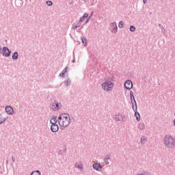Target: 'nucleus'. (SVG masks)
Returning <instances> with one entry per match:
<instances>
[{"instance_id": "obj_3", "label": "nucleus", "mask_w": 175, "mask_h": 175, "mask_svg": "<svg viewBox=\"0 0 175 175\" xmlns=\"http://www.w3.org/2000/svg\"><path fill=\"white\" fill-rule=\"evenodd\" d=\"M164 145L167 148H174L175 139L172 135H165L164 137Z\"/></svg>"}, {"instance_id": "obj_33", "label": "nucleus", "mask_w": 175, "mask_h": 175, "mask_svg": "<svg viewBox=\"0 0 175 175\" xmlns=\"http://www.w3.org/2000/svg\"><path fill=\"white\" fill-rule=\"evenodd\" d=\"M93 14H94L92 12L91 14L89 16H88V18L91 19V17H92Z\"/></svg>"}, {"instance_id": "obj_40", "label": "nucleus", "mask_w": 175, "mask_h": 175, "mask_svg": "<svg viewBox=\"0 0 175 175\" xmlns=\"http://www.w3.org/2000/svg\"><path fill=\"white\" fill-rule=\"evenodd\" d=\"M17 2H18V1H15V3H16V5H17Z\"/></svg>"}, {"instance_id": "obj_27", "label": "nucleus", "mask_w": 175, "mask_h": 175, "mask_svg": "<svg viewBox=\"0 0 175 175\" xmlns=\"http://www.w3.org/2000/svg\"><path fill=\"white\" fill-rule=\"evenodd\" d=\"M58 155H62L64 157L65 155V150H59L58 152Z\"/></svg>"}, {"instance_id": "obj_1", "label": "nucleus", "mask_w": 175, "mask_h": 175, "mask_svg": "<svg viewBox=\"0 0 175 175\" xmlns=\"http://www.w3.org/2000/svg\"><path fill=\"white\" fill-rule=\"evenodd\" d=\"M57 122L60 126L65 128L70 124V116L68 113H62L58 117Z\"/></svg>"}, {"instance_id": "obj_18", "label": "nucleus", "mask_w": 175, "mask_h": 175, "mask_svg": "<svg viewBox=\"0 0 175 175\" xmlns=\"http://www.w3.org/2000/svg\"><path fill=\"white\" fill-rule=\"evenodd\" d=\"M12 59L16 60L18 59V52L15 51L12 56Z\"/></svg>"}, {"instance_id": "obj_11", "label": "nucleus", "mask_w": 175, "mask_h": 175, "mask_svg": "<svg viewBox=\"0 0 175 175\" xmlns=\"http://www.w3.org/2000/svg\"><path fill=\"white\" fill-rule=\"evenodd\" d=\"M5 113L8 114V116H12L13 113H14V110L13 109V107H12L10 105H7L5 107Z\"/></svg>"}, {"instance_id": "obj_32", "label": "nucleus", "mask_w": 175, "mask_h": 175, "mask_svg": "<svg viewBox=\"0 0 175 175\" xmlns=\"http://www.w3.org/2000/svg\"><path fill=\"white\" fill-rule=\"evenodd\" d=\"M90 19L89 18H88L87 20L85 21V23L88 24V23H90Z\"/></svg>"}, {"instance_id": "obj_12", "label": "nucleus", "mask_w": 175, "mask_h": 175, "mask_svg": "<svg viewBox=\"0 0 175 175\" xmlns=\"http://www.w3.org/2000/svg\"><path fill=\"white\" fill-rule=\"evenodd\" d=\"M58 129H59L58 124H51V132H53V133L58 132Z\"/></svg>"}, {"instance_id": "obj_39", "label": "nucleus", "mask_w": 175, "mask_h": 175, "mask_svg": "<svg viewBox=\"0 0 175 175\" xmlns=\"http://www.w3.org/2000/svg\"><path fill=\"white\" fill-rule=\"evenodd\" d=\"M174 125L175 126V118L174 120Z\"/></svg>"}, {"instance_id": "obj_15", "label": "nucleus", "mask_w": 175, "mask_h": 175, "mask_svg": "<svg viewBox=\"0 0 175 175\" xmlns=\"http://www.w3.org/2000/svg\"><path fill=\"white\" fill-rule=\"evenodd\" d=\"M88 14L87 13L84 14L83 16L80 18L79 22L83 23V21H85V18H88Z\"/></svg>"}, {"instance_id": "obj_38", "label": "nucleus", "mask_w": 175, "mask_h": 175, "mask_svg": "<svg viewBox=\"0 0 175 175\" xmlns=\"http://www.w3.org/2000/svg\"><path fill=\"white\" fill-rule=\"evenodd\" d=\"M144 4L147 3V0H143Z\"/></svg>"}, {"instance_id": "obj_35", "label": "nucleus", "mask_w": 175, "mask_h": 175, "mask_svg": "<svg viewBox=\"0 0 175 175\" xmlns=\"http://www.w3.org/2000/svg\"><path fill=\"white\" fill-rule=\"evenodd\" d=\"M94 3H96V0H92V5H94Z\"/></svg>"}, {"instance_id": "obj_4", "label": "nucleus", "mask_w": 175, "mask_h": 175, "mask_svg": "<svg viewBox=\"0 0 175 175\" xmlns=\"http://www.w3.org/2000/svg\"><path fill=\"white\" fill-rule=\"evenodd\" d=\"M113 87H114V83L111 81H106L101 85V88L104 91H111Z\"/></svg>"}, {"instance_id": "obj_26", "label": "nucleus", "mask_w": 175, "mask_h": 175, "mask_svg": "<svg viewBox=\"0 0 175 175\" xmlns=\"http://www.w3.org/2000/svg\"><path fill=\"white\" fill-rule=\"evenodd\" d=\"M130 31H131V32H135V31H136V27L133 25H131L130 26Z\"/></svg>"}, {"instance_id": "obj_22", "label": "nucleus", "mask_w": 175, "mask_h": 175, "mask_svg": "<svg viewBox=\"0 0 175 175\" xmlns=\"http://www.w3.org/2000/svg\"><path fill=\"white\" fill-rule=\"evenodd\" d=\"M83 44L85 46H87V38L81 37V38Z\"/></svg>"}, {"instance_id": "obj_37", "label": "nucleus", "mask_w": 175, "mask_h": 175, "mask_svg": "<svg viewBox=\"0 0 175 175\" xmlns=\"http://www.w3.org/2000/svg\"><path fill=\"white\" fill-rule=\"evenodd\" d=\"M1 53H2V46H1V45H0V54H1Z\"/></svg>"}, {"instance_id": "obj_42", "label": "nucleus", "mask_w": 175, "mask_h": 175, "mask_svg": "<svg viewBox=\"0 0 175 175\" xmlns=\"http://www.w3.org/2000/svg\"><path fill=\"white\" fill-rule=\"evenodd\" d=\"M62 84H63V83H62L60 84V85H62Z\"/></svg>"}, {"instance_id": "obj_29", "label": "nucleus", "mask_w": 175, "mask_h": 175, "mask_svg": "<svg viewBox=\"0 0 175 175\" xmlns=\"http://www.w3.org/2000/svg\"><path fill=\"white\" fill-rule=\"evenodd\" d=\"M137 175H150V173H148V172H143L141 174H138Z\"/></svg>"}, {"instance_id": "obj_9", "label": "nucleus", "mask_w": 175, "mask_h": 175, "mask_svg": "<svg viewBox=\"0 0 175 175\" xmlns=\"http://www.w3.org/2000/svg\"><path fill=\"white\" fill-rule=\"evenodd\" d=\"M124 88L126 90H132L133 88V83L131 80H127L124 82Z\"/></svg>"}, {"instance_id": "obj_20", "label": "nucleus", "mask_w": 175, "mask_h": 175, "mask_svg": "<svg viewBox=\"0 0 175 175\" xmlns=\"http://www.w3.org/2000/svg\"><path fill=\"white\" fill-rule=\"evenodd\" d=\"M141 143L142 144H146V143H147V137H144V136L142 137H141Z\"/></svg>"}, {"instance_id": "obj_24", "label": "nucleus", "mask_w": 175, "mask_h": 175, "mask_svg": "<svg viewBox=\"0 0 175 175\" xmlns=\"http://www.w3.org/2000/svg\"><path fill=\"white\" fill-rule=\"evenodd\" d=\"M118 27L119 28H122L123 27H125V23H124V21H120L118 23Z\"/></svg>"}, {"instance_id": "obj_17", "label": "nucleus", "mask_w": 175, "mask_h": 175, "mask_svg": "<svg viewBox=\"0 0 175 175\" xmlns=\"http://www.w3.org/2000/svg\"><path fill=\"white\" fill-rule=\"evenodd\" d=\"M75 167L79 169V170H83V163H76Z\"/></svg>"}, {"instance_id": "obj_13", "label": "nucleus", "mask_w": 175, "mask_h": 175, "mask_svg": "<svg viewBox=\"0 0 175 175\" xmlns=\"http://www.w3.org/2000/svg\"><path fill=\"white\" fill-rule=\"evenodd\" d=\"M138 129H139V131H143V129H146V124H144V122H140L138 126H137Z\"/></svg>"}, {"instance_id": "obj_10", "label": "nucleus", "mask_w": 175, "mask_h": 175, "mask_svg": "<svg viewBox=\"0 0 175 175\" xmlns=\"http://www.w3.org/2000/svg\"><path fill=\"white\" fill-rule=\"evenodd\" d=\"M124 116L122 114H121L120 113H118V114H116L113 117V119L115 121L118 122H121L124 120Z\"/></svg>"}, {"instance_id": "obj_21", "label": "nucleus", "mask_w": 175, "mask_h": 175, "mask_svg": "<svg viewBox=\"0 0 175 175\" xmlns=\"http://www.w3.org/2000/svg\"><path fill=\"white\" fill-rule=\"evenodd\" d=\"M57 118H55V117L52 118L50 120V122H51V125L57 124Z\"/></svg>"}, {"instance_id": "obj_36", "label": "nucleus", "mask_w": 175, "mask_h": 175, "mask_svg": "<svg viewBox=\"0 0 175 175\" xmlns=\"http://www.w3.org/2000/svg\"><path fill=\"white\" fill-rule=\"evenodd\" d=\"M72 64H75V62H76V60L75 59V55H74V59L72 61Z\"/></svg>"}, {"instance_id": "obj_31", "label": "nucleus", "mask_w": 175, "mask_h": 175, "mask_svg": "<svg viewBox=\"0 0 175 175\" xmlns=\"http://www.w3.org/2000/svg\"><path fill=\"white\" fill-rule=\"evenodd\" d=\"M59 77L63 78L65 77V74L64 72H63V71H62V72L59 73Z\"/></svg>"}, {"instance_id": "obj_25", "label": "nucleus", "mask_w": 175, "mask_h": 175, "mask_svg": "<svg viewBox=\"0 0 175 175\" xmlns=\"http://www.w3.org/2000/svg\"><path fill=\"white\" fill-rule=\"evenodd\" d=\"M71 81L70 79H67L66 81H64V84L65 85H66V87H68L69 85V84H70Z\"/></svg>"}, {"instance_id": "obj_41", "label": "nucleus", "mask_w": 175, "mask_h": 175, "mask_svg": "<svg viewBox=\"0 0 175 175\" xmlns=\"http://www.w3.org/2000/svg\"><path fill=\"white\" fill-rule=\"evenodd\" d=\"M82 1H83V2H85V0H82Z\"/></svg>"}, {"instance_id": "obj_44", "label": "nucleus", "mask_w": 175, "mask_h": 175, "mask_svg": "<svg viewBox=\"0 0 175 175\" xmlns=\"http://www.w3.org/2000/svg\"><path fill=\"white\" fill-rule=\"evenodd\" d=\"M16 6L19 7L20 5H16Z\"/></svg>"}, {"instance_id": "obj_34", "label": "nucleus", "mask_w": 175, "mask_h": 175, "mask_svg": "<svg viewBox=\"0 0 175 175\" xmlns=\"http://www.w3.org/2000/svg\"><path fill=\"white\" fill-rule=\"evenodd\" d=\"M12 162H16V159L14 158V157H12Z\"/></svg>"}, {"instance_id": "obj_16", "label": "nucleus", "mask_w": 175, "mask_h": 175, "mask_svg": "<svg viewBox=\"0 0 175 175\" xmlns=\"http://www.w3.org/2000/svg\"><path fill=\"white\" fill-rule=\"evenodd\" d=\"M79 27H81V22L79 21L76 23L75 25L74 24V27H72V29H77V28H79Z\"/></svg>"}, {"instance_id": "obj_14", "label": "nucleus", "mask_w": 175, "mask_h": 175, "mask_svg": "<svg viewBox=\"0 0 175 175\" xmlns=\"http://www.w3.org/2000/svg\"><path fill=\"white\" fill-rule=\"evenodd\" d=\"M110 158H111V154H107L105 158H104V162H105V163L107 165L109 164V159H110Z\"/></svg>"}, {"instance_id": "obj_5", "label": "nucleus", "mask_w": 175, "mask_h": 175, "mask_svg": "<svg viewBox=\"0 0 175 175\" xmlns=\"http://www.w3.org/2000/svg\"><path fill=\"white\" fill-rule=\"evenodd\" d=\"M51 107L53 111H58L62 107V104L58 102V100H55L51 105Z\"/></svg>"}, {"instance_id": "obj_30", "label": "nucleus", "mask_w": 175, "mask_h": 175, "mask_svg": "<svg viewBox=\"0 0 175 175\" xmlns=\"http://www.w3.org/2000/svg\"><path fill=\"white\" fill-rule=\"evenodd\" d=\"M68 69H69V68H68V67H66L62 72H63V73H67V72H68Z\"/></svg>"}, {"instance_id": "obj_8", "label": "nucleus", "mask_w": 175, "mask_h": 175, "mask_svg": "<svg viewBox=\"0 0 175 175\" xmlns=\"http://www.w3.org/2000/svg\"><path fill=\"white\" fill-rule=\"evenodd\" d=\"M92 167L94 170H96V172H101L102 169H103V166H102V164L99 162L93 163Z\"/></svg>"}, {"instance_id": "obj_7", "label": "nucleus", "mask_w": 175, "mask_h": 175, "mask_svg": "<svg viewBox=\"0 0 175 175\" xmlns=\"http://www.w3.org/2000/svg\"><path fill=\"white\" fill-rule=\"evenodd\" d=\"M109 29L112 33H117L118 32V27L116 22L111 23Z\"/></svg>"}, {"instance_id": "obj_2", "label": "nucleus", "mask_w": 175, "mask_h": 175, "mask_svg": "<svg viewBox=\"0 0 175 175\" xmlns=\"http://www.w3.org/2000/svg\"><path fill=\"white\" fill-rule=\"evenodd\" d=\"M130 100L132 105V109L135 111V117H136L137 121L140 120V113L137 112V103L135 99V96L133 95V92L130 91Z\"/></svg>"}, {"instance_id": "obj_6", "label": "nucleus", "mask_w": 175, "mask_h": 175, "mask_svg": "<svg viewBox=\"0 0 175 175\" xmlns=\"http://www.w3.org/2000/svg\"><path fill=\"white\" fill-rule=\"evenodd\" d=\"M1 54L3 57L9 58V57H10V54H12V51H10L8 46H3L2 49Z\"/></svg>"}, {"instance_id": "obj_19", "label": "nucleus", "mask_w": 175, "mask_h": 175, "mask_svg": "<svg viewBox=\"0 0 175 175\" xmlns=\"http://www.w3.org/2000/svg\"><path fill=\"white\" fill-rule=\"evenodd\" d=\"M6 120H8V118H4L3 116H2V114H0V125L1 124H3V122H5Z\"/></svg>"}, {"instance_id": "obj_43", "label": "nucleus", "mask_w": 175, "mask_h": 175, "mask_svg": "<svg viewBox=\"0 0 175 175\" xmlns=\"http://www.w3.org/2000/svg\"><path fill=\"white\" fill-rule=\"evenodd\" d=\"M159 27H161V24H159Z\"/></svg>"}, {"instance_id": "obj_28", "label": "nucleus", "mask_w": 175, "mask_h": 175, "mask_svg": "<svg viewBox=\"0 0 175 175\" xmlns=\"http://www.w3.org/2000/svg\"><path fill=\"white\" fill-rule=\"evenodd\" d=\"M46 5H47V6H53V1H47L46 2Z\"/></svg>"}, {"instance_id": "obj_23", "label": "nucleus", "mask_w": 175, "mask_h": 175, "mask_svg": "<svg viewBox=\"0 0 175 175\" xmlns=\"http://www.w3.org/2000/svg\"><path fill=\"white\" fill-rule=\"evenodd\" d=\"M31 175H42V173L39 170L33 171Z\"/></svg>"}]
</instances>
